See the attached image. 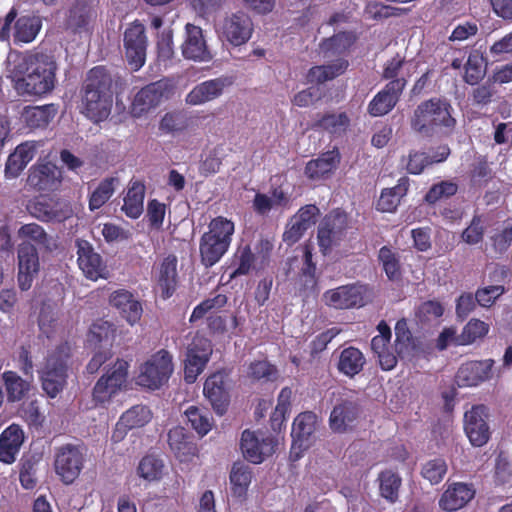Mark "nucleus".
I'll return each instance as SVG.
<instances>
[{"instance_id":"obj_51","label":"nucleus","mask_w":512,"mask_h":512,"mask_svg":"<svg viewBox=\"0 0 512 512\" xmlns=\"http://www.w3.org/2000/svg\"><path fill=\"white\" fill-rule=\"evenodd\" d=\"M252 469L243 462H235L230 472L232 492L239 497L245 495L252 481Z\"/></svg>"},{"instance_id":"obj_13","label":"nucleus","mask_w":512,"mask_h":512,"mask_svg":"<svg viewBox=\"0 0 512 512\" xmlns=\"http://www.w3.org/2000/svg\"><path fill=\"white\" fill-rule=\"evenodd\" d=\"M488 407L484 404L473 405L464 414V430L475 447L484 446L490 439L491 431L488 424Z\"/></svg>"},{"instance_id":"obj_33","label":"nucleus","mask_w":512,"mask_h":512,"mask_svg":"<svg viewBox=\"0 0 512 512\" xmlns=\"http://www.w3.org/2000/svg\"><path fill=\"white\" fill-rule=\"evenodd\" d=\"M38 144L35 141H25L17 145L15 150L8 156L5 165L7 178H16L34 158Z\"/></svg>"},{"instance_id":"obj_42","label":"nucleus","mask_w":512,"mask_h":512,"mask_svg":"<svg viewBox=\"0 0 512 512\" xmlns=\"http://www.w3.org/2000/svg\"><path fill=\"white\" fill-rule=\"evenodd\" d=\"M377 258L388 280L395 282L402 279L401 257L395 249L391 246H382Z\"/></svg>"},{"instance_id":"obj_19","label":"nucleus","mask_w":512,"mask_h":512,"mask_svg":"<svg viewBox=\"0 0 512 512\" xmlns=\"http://www.w3.org/2000/svg\"><path fill=\"white\" fill-rule=\"evenodd\" d=\"M494 364L493 359L465 362L459 367L455 382L461 388L478 386L492 378Z\"/></svg>"},{"instance_id":"obj_9","label":"nucleus","mask_w":512,"mask_h":512,"mask_svg":"<svg viewBox=\"0 0 512 512\" xmlns=\"http://www.w3.org/2000/svg\"><path fill=\"white\" fill-rule=\"evenodd\" d=\"M86 448L83 445L64 444L56 449L54 468L64 484H72L84 468Z\"/></svg>"},{"instance_id":"obj_18","label":"nucleus","mask_w":512,"mask_h":512,"mask_svg":"<svg viewBox=\"0 0 512 512\" xmlns=\"http://www.w3.org/2000/svg\"><path fill=\"white\" fill-rule=\"evenodd\" d=\"M406 83V79L389 81L369 102L367 108L369 115L380 117L391 112L399 102Z\"/></svg>"},{"instance_id":"obj_4","label":"nucleus","mask_w":512,"mask_h":512,"mask_svg":"<svg viewBox=\"0 0 512 512\" xmlns=\"http://www.w3.org/2000/svg\"><path fill=\"white\" fill-rule=\"evenodd\" d=\"M235 231L234 223L223 216H217L208 225L199 242L201 262L206 268L214 266L228 251Z\"/></svg>"},{"instance_id":"obj_45","label":"nucleus","mask_w":512,"mask_h":512,"mask_svg":"<svg viewBox=\"0 0 512 512\" xmlns=\"http://www.w3.org/2000/svg\"><path fill=\"white\" fill-rule=\"evenodd\" d=\"M95 16V11L88 3L77 1L69 10L66 25L74 32H80L87 28Z\"/></svg>"},{"instance_id":"obj_62","label":"nucleus","mask_w":512,"mask_h":512,"mask_svg":"<svg viewBox=\"0 0 512 512\" xmlns=\"http://www.w3.org/2000/svg\"><path fill=\"white\" fill-rule=\"evenodd\" d=\"M447 472L445 460L436 458L426 462L421 470L423 478L427 479L431 484L440 483Z\"/></svg>"},{"instance_id":"obj_37","label":"nucleus","mask_w":512,"mask_h":512,"mask_svg":"<svg viewBox=\"0 0 512 512\" xmlns=\"http://www.w3.org/2000/svg\"><path fill=\"white\" fill-rule=\"evenodd\" d=\"M145 185L139 180L130 181L127 193L123 199L122 211L131 219L141 216L144 209Z\"/></svg>"},{"instance_id":"obj_27","label":"nucleus","mask_w":512,"mask_h":512,"mask_svg":"<svg viewBox=\"0 0 512 512\" xmlns=\"http://www.w3.org/2000/svg\"><path fill=\"white\" fill-rule=\"evenodd\" d=\"M165 88L161 82H153L140 89L131 104L130 113L135 118H140L151 109L157 107L163 96Z\"/></svg>"},{"instance_id":"obj_23","label":"nucleus","mask_w":512,"mask_h":512,"mask_svg":"<svg viewBox=\"0 0 512 512\" xmlns=\"http://www.w3.org/2000/svg\"><path fill=\"white\" fill-rule=\"evenodd\" d=\"M360 413L357 401L343 399L332 409L329 417V426L335 433H345L352 430Z\"/></svg>"},{"instance_id":"obj_7","label":"nucleus","mask_w":512,"mask_h":512,"mask_svg":"<svg viewBox=\"0 0 512 512\" xmlns=\"http://www.w3.org/2000/svg\"><path fill=\"white\" fill-rule=\"evenodd\" d=\"M128 369L129 363L120 358L106 369L92 390V400L96 405L110 402L126 386Z\"/></svg>"},{"instance_id":"obj_49","label":"nucleus","mask_w":512,"mask_h":512,"mask_svg":"<svg viewBox=\"0 0 512 512\" xmlns=\"http://www.w3.org/2000/svg\"><path fill=\"white\" fill-rule=\"evenodd\" d=\"M378 481L381 497L390 503H395L399 498V490L402 485L400 475L397 472L386 469L379 473Z\"/></svg>"},{"instance_id":"obj_28","label":"nucleus","mask_w":512,"mask_h":512,"mask_svg":"<svg viewBox=\"0 0 512 512\" xmlns=\"http://www.w3.org/2000/svg\"><path fill=\"white\" fill-rule=\"evenodd\" d=\"M186 39L182 45V54L186 59L207 62L212 59L203 31L199 26L188 23L185 26Z\"/></svg>"},{"instance_id":"obj_11","label":"nucleus","mask_w":512,"mask_h":512,"mask_svg":"<svg viewBox=\"0 0 512 512\" xmlns=\"http://www.w3.org/2000/svg\"><path fill=\"white\" fill-rule=\"evenodd\" d=\"M369 291L368 285L351 283L327 290L323 294V300L327 306L339 310L363 307Z\"/></svg>"},{"instance_id":"obj_61","label":"nucleus","mask_w":512,"mask_h":512,"mask_svg":"<svg viewBox=\"0 0 512 512\" xmlns=\"http://www.w3.org/2000/svg\"><path fill=\"white\" fill-rule=\"evenodd\" d=\"M483 224L482 215L475 214L470 224L461 233V239L469 245H476L482 242L485 233Z\"/></svg>"},{"instance_id":"obj_8","label":"nucleus","mask_w":512,"mask_h":512,"mask_svg":"<svg viewBox=\"0 0 512 512\" xmlns=\"http://www.w3.org/2000/svg\"><path fill=\"white\" fill-rule=\"evenodd\" d=\"M348 227V215L340 209L332 210L322 218L317 229V240L323 254H327L334 246L340 244L346 236Z\"/></svg>"},{"instance_id":"obj_1","label":"nucleus","mask_w":512,"mask_h":512,"mask_svg":"<svg viewBox=\"0 0 512 512\" xmlns=\"http://www.w3.org/2000/svg\"><path fill=\"white\" fill-rule=\"evenodd\" d=\"M453 111L449 100L432 97L416 106L410 117V127L423 137H450L457 125Z\"/></svg>"},{"instance_id":"obj_34","label":"nucleus","mask_w":512,"mask_h":512,"mask_svg":"<svg viewBox=\"0 0 512 512\" xmlns=\"http://www.w3.org/2000/svg\"><path fill=\"white\" fill-rule=\"evenodd\" d=\"M24 442V432L18 424H11L0 434V461L12 464Z\"/></svg>"},{"instance_id":"obj_47","label":"nucleus","mask_w":512,"mask_h":512,"mask_svg":"<svg viewBox=\"0 0 512 512\" xmlns=\"http://www.w3.org/2000/svg\"><path fill=\"white\" fill-rule=\"evenodd\" d=\"M255 260V254L249 245L240 247L233 256L229 280L249 275L254 268Z\"/></svg>"},{"instance_id":"obj_38","label":"nucleus","mask_w":512,"mask_h":512,"mask_svg":"<svg viewBox=\"0 0 512 512\" xmlns=\"http://www.w3.org/2000/svg\"><path fill=\"white\" fill-rule=\"evenodd\" d=\"M17 236L21 242H29L47 252L53 251L55 247L52 237L37 223L22 225L17 231Z\"/></svg>"},{"instance_id":"obj_24","label":"nucleus","mask_w":512,"mask_h":512,"mask_svg":"<svg viewBox=\"0 0 512 512\" xmlns=\"http://www.w3.org/2000/svg\"><path fill=\"white\" fill-rule=\"evenodd\" d=\"M109 304L115 308L130 325L138 323L143 314L141 302L127 289H117L109 296Z\"/></svg>"},{"instance_id":"obj_40","label":"nucleus","mask_w":512,"mask_h":512,"mask_svg":"<svg viewBox=\"0 0 512 512\" xmlns=\"http://www.w3.org/2000/svg\"><path fill=\"white\" fill-rule=\"evenodd\" d=\"M410 181L406 176L401 177L397 185L392 188L383 189L377 201V210L382 212H394L401 199L407 194Z\"/></svg>"},{"instance_id":"obj_22","label":"nucleus","mask_w":512,"mask_h":512,"mask_svg":"<svg viewBox=\"0 0 512 512\" xmlns=\"http://www.w3.org/2000/svg\"><path fill=\"white\" fill-rule=\"evenodd\" d=\"M61 171L51 162L35 164L29 169L27 184L37 191H54L61 184Z\"/></svg>"},{"instance_id":"obj_5","label":"nucleus","mask_w":512,"mask_h":512,"mask_svg":"<svg viewBox=\"0 0 512 512\" xmlns=\"http://www.w3.org/2000/svg\"><path fill=\"white\" fill-rule=\"evenodd\" d=\"M70 358L71 347L68 342H62L48 353L39 371L42 388L50 398L56 397L66 385Z\"/></svg>"},{"instance_id":"obj_44","label":"nucleus","mask_w":512,"mask_h":512,"mask_svg":"<svg viewBox=\"0 0 512 512\" xmlns=\"http://www.w3.org/2000/svg\"><path fill=\"white\" fill-rule=\"evenodd\" d=\"M164 461L155 454L143 456L136 468V474L146 482H158L164 473Z\"/></svg>"},{"instance_id":"obj_29","label":"nucleus","mask_w":512,"mask_h":512,"mask_svg":"<svg viewBox=\"0 0 512 512\" xmlns=\"http://www.w3.org/2000/svg\"><path fill=\"white\" fill-rule=\"evenodd\" d=\"M203 393L217 414L223 415L227 411L230 403V395L226 388L225 377L222 373H214L206 379Z\"/></svg>"},{"instance_id":"obj_2","label":"nucleus","mask_w":512,"mask_h":512,"mask_svg":"<svg viewBox=\"0 0 512 512\" xmlns=\"http://www.w3.org/2000/svg\"><path fill=\"white\" fill-rule=\"evenodd\" d=\"M23 76L15 88L22 95L41 96L53 90L57 64L53 56L37 52L28 54L19 65Z\"/></svg>"},{"instance_id":"obj_48","label":"nucleus","mask_w":512,"mask_h":512,"mask_svg":"<svg viewBox=\"0 0 512 512\" xmlns=\"http://www.w3.org/2000/svg\"><path fill=\"white\" fill-rule=\"evenodd\" d=\"M2 379L7 393V400L9 402H18L22 400L30 390V382L24 380L15 371H5L2 374Z\"/></svg>"},{"instance_id":"obj_60","label":"nucleus","mask_w":512,"mask_h":512,"mask_svg":"<svg viewBox=\"0 0 512 512\" xmlns=\"http://www.w3.org/2000/svg\"><path fill=\"white\" fill-rule=\"evenodd\" d=\"M506 292L505 286L501 284H490L482 288H478L475 292V299L481 307L489 308L496 300Z\"/></svg>"},{"instance_id":"obj_36","label":"nucleus","mask_w":512,"mask_h":512,"mask_svg":"<svg viewBox=\"0 0 512 512\" xmlns=\"http://www.w3.org/2000/svg\"><path fill=\"white\" fill-rule=\"evenodd\" d=\"M365 364L366 358L362 351L349 346L340 352L337 369L341 374L353 378L363 370Z\"/></svg>"},{"instance_id":"obj_63","label":"nucleus","mask_w":512,"mask_h":512,"mask_svg":"<svg viewBox=\"0 0 512 512\" xmlns=\"http://www.w3.org/2000/svg\"><path fill=\"white\" fill-rule=\"evenodd\" d=\"M19 411L21 417L27 422L29 427L39 428L43 425L45 417L40 412V406L37 400L23 402Z\"/></svg>"},{"instance_id":"obj_20","label":"nucleus","mask_w":512,"mask_h":512,"mask_svg":"<svg viewBox=\"0 0 512 512\" xmlns=\"http://www.w3.org/2000/svg\"><path fill=\"white\" fill-rule=\"evenodd\" d=\"M177 266L178 258L175 254H168L154 266L156 285L164 300L172 297L177 290L179 283Z\"/></svg>"},{"instance_id":"obj_21","label":"nucleus","mask_w":512,"mask_h":512,"mask_svg":"<svg viewBox=\"0 0 512 512\" xmlns=\"http://www.w3.org/2000/svg\"><path fill=\"white\" fill-rule=\"evenodd\" d=\"M252 32V20L244 12H236L223 21L222 35L234 46L246 43L250 39Z\"/></svg>"},{"instance_id":"obj_41","label":"nucleus","mask_w":512,"mask_h":512,"mask_svg":"<svg viewBox=\"0 0 512 512\" xmlns=\"http://www.w3.org/2000/svg\"><path fill=\"white\" fill-rule=\"evenodd\" d=\"M56 113L57 109L53 104L26 106L21 112V119L30 129L45 128Z\"/></svg>"},{"instance_id":"obj_55","label":"nucleus","mask_w":512,"mask_h":512,"mask_svg":"<svg viewBox=\"0 0 512 512\" xmlns=\"http://www.w3.org/2000/svg\"><path fill=\"white\" fill-rule=\"evenodd\" d=\"M116 178L103 179L89 197V209L95 211L101 208L112 197L115 191Z\"/></svg>"},{"instance_id":"obj_53","label":"nucleus","mask_w":512,"mask_h":512,"mask_svg":"<svg viewBox=\"0 0 512 512\" xmlns=\"http://www.w3.org/2000/svg\"><path fill=\"white\" fill-rule=\"evenodd\" d=\"M489 332V325L477 318L470 319L458 335V345H470L479 339H483Z\"/></svg>"},{"instance_id":"obj_52","label":"nucleus","mask_w":512,"mask_h":512,"mask_svg":"<svg viewBox=\"0 0 512 512\" xmlns=\"http://www.w3.org/2000/svg\"><path fill=\"white\" fill-rule=\"evenodd\" d=\"M486 61L484 56L474 50L472 51L465 64L464 81L469 85H477L485 76Z\"/></svg>"},{"instance_id":"obj_56","label":"nucleus","mask_w":512,"mask_h":512,"mask_svg":"<svg viewBox=\"0 0 512 512\" xmlns=\"http://www.w3.org/2000/svg\"><path fill=\"white\" fill-rule=\"evenodd\" d=\"M247 374L255 381L273 382L278 377V369L267 360H255L250 363Z\"/></svg>"},{"instance_id":"obj_17","label":"nucleus","mask_w":512,"mask_h":512,"mask_svg":"<svg viewBox=\"0 0 512 512\" xmlns=\"http://www.w3.org/2000/svg\"><path fill=\"white\" fill-rule=\"evenodd\" d=\"M77 262L86 278L96 281L106 279L109 275L107 266L100 254L95 252L91 243L87 240L77 239Z\"/></svg>"},{"instance_id":"obj_64","label":"nucleus","mask_w":512,"mask_h":512,"mask_svg":"<svg viewBox=\"0 0 512 512\" xmlns=\"http://www.w3.org/2000/svg\"><path fill=\"white\" fill-rule=\"evenodd\" d=\"M367 13L371 15V18L387 19L391 17H399L408 11L407 8L394 7L383 3H370L366 7Z\"/></svg>"},{"instance_id":"obj_59","label":"nucleus","mask_w":512,"mask_h":512,"mask_svg":"<svg viewBox=\"0 0 512 512\" xmlns=\"http://www.w3.org/2000/svg\"><path fill=\"white\" fill-rule=\"evenodd\" d=\"M228 298L224 294H217L212 298H208L194 307L189 321L194 323L202 319L208 312L216 311L223 308L227 304Z\"/></svg>"},{"instance_id":"obj_12","label":"nucleus","mask_w":512,"mask_h":512,"mask_svg":"<svg viewBox=\"0 0 512 512\" xmlns=\"http://www.w3.org/2000/svg\"><path fill=\"white\" fill-rule=\"evenodd\" d=\"M212 354V344L209 339L196 335L187 349L184 365V379L187 383H194L203 372Z\"/></svg>"},{"instance_id":"obj_39","label":"nucleus","mask_w":512,"mask_h":512,"mask_svg":"<svg viewBox=\"0 0 512 512\" xmlns=\"http://www.w3.org/2000/svg\"><path fill=\"white\" fill-rule=\"evenodd\" d=\"M346 59H337L327 65L313 66L306 75V81L310 84H322L342 75L348 68Z\"/></svg>"},{"instance_id":"obj_16","label":"nucleus","mask_w":512,"mask_h":512,"mask_svg":"<svg viewBox=\"0 0 512 512\" xmlns=\"http://www.w3.org/2000/svg\"><path fill=\"white\" fill-rule=\"evenodd\" d=\"M274 446L273 438L264 436L262 432H254L248 429L242 432L240 449L244 458L253 464L262 463L266 457L274 452Z\"/></svg>"},{"instance_id":"obj_35","label":"nucleus","mask_w":512,"mask_h":512,"mask_svg":"<svg viewBox=\"0 0 512 512\" xmlns=\"http://www.w3.org/2000/svg\"><path fill=\"white\" fill-rule=\"evenodd\" d=\"M27 207L30 214L42 222H60L66 219L65 213L60 208L62 205L51 198H36Z\"/></svg>"},{"instance_id":"obj_46","label":"nucleus","mask_w":512,"mask_h":512,"mask_svg":"<svg viewBox=\"0 0 512 512\" xmlns=\"http://www.w3.org/2000/svg\"><path fill=\"white\" fill-rule=\"evenodd\" d=\"M350 119L345 112L326 113L312 124V129L323 130L332 135L341 136L349 127Z\"/></svg>"},{"instance_id":"obj_58","label":"nucleus","mask_w":512,"mask_h":512,"mask_svg":"<svg viewBox=\"0 0 512 512\" xmlns=\"http://www.w3.org/2000/svg\"><path fill=\"white\" fill-rule=\"evenodd\" d=\"M444 313V307L437 300L422 302L415 311V319L422 325L438 320Z\"/></svg>"},{"instance_id":"obj_30","label":"nucleus","mask_w":512,"mask_h":512,"mask_svg":"<svg viewBox=\"0 0 512 512\" xmlns=\"http://www.w3.org/2000/svg\"><path fill=\"white\" fill-rule=\"evenodd\" d=\"M340 160L341 155L337 148L321 153L306 163L304 175L311 181L325 179L336 170Z\"/></svg>"},{"instance_id":"obj_25","label":"nucleus","mask_w":512,"mask_h":512,"mask_svg":"<svg viewBox=\"0 0 512 512\" xmlns=\"http://www.w3.org/2000/svg\"><path fill=\"white\" fill-rule=\"evenodd\" d=\"M476 490L473 484L454 482L449 484L439 499V507L447 512L464 508L474 497Z\"/></svg>"},{"instance_id":"obj_10","label":"nucleus","mask_w":512,"mask_h":512,"mask_svg":"<svg viewBox=\"0 0 512 512\" xmlns=\"http://www.w3.org/2000/svg\"><path fill=\"white\" fill-rule=\"evenodd\" d=\"M17 10L12 7L4 18L0 29V41H8L11 33V25L14 24L15 43H30L38 35L42 22L39 17L24 15L16 19Z\"/></svg>"},{"instance_id":"obj_26","label":"nucleus","mask_w":512,"mask_h":512,"mask_svg":"<svg viewBox=\"0 0 512 512\" xmlns=\"http://www.w3.org/2000/svg\"><path fill=\"white\" fill-rule=\"evenodd\" d=\"M317 424L318 417L312 411L302 412L294 419L291 431L292 452L296 449L303 451L309 448Z\"/></svg>"},{"instance_id":"obj_3","label":"nucleus","mask_w":512,"mask_h":512,"mask_svg":"<svg viewBox=\"0 0 512 512\" xmlns=\"http://www.w3.org/2000/svg\"><path fill=\"white\" fill-rule=\"evenodd\" d=\"M112 76L104 66L89 70L82 89V113L93 122L105 120L112 107Z\"/></svg>"},{"instance_id":"obj_14","label":"nucleus","mask_w":512,"mask_h":512,"mask_svg":"<svg viewBox=\"0 0 512 512\" xmlns=\"http://www.w3.org/2000/svg\"><path fill=\"white\" fill-rule=\"evenodd\" d=\"M123 41L127 62L133 71H138L146 60L147 37L144 25L133 22L125 30Z\"/></svg>"},{"instance_id":"obj_50","label":"nucleus","mask_w":512,"mask_h":512,"mask_svg":"<svg viewBox=\"0 0 512 512\" xmlns=\"http://www.w3.org/2000/svg\"><path fill=\"white\" fill-rule=\"evenodd\" d=\"M184 414L199 436L203 437L211 431L213 418L207 409L192 405L185 410Z\"/></svg>"},{"instance_id":"obj_54","label":"nucleus","mask_w":512,"mask_h":512,"mask_svg":"<svg viewBox=\"0 0 512 512\" xmlns=\"http://www.w3.org/2000/svg\"><path fill=\"white\" fill-rule=\"evenodd\" d=\"M151 417V411L147 406L135 405L121 415L120 426H124L125 429L143 427Z\"/></svg>"},{"instance_id":"obj_57","label":"nucleus","mask_w":512,"mask_h":512,"mask_svg":"<svg viewBox=\"0 0 512 512\" xmlns=\"http://www.w3.org/2000/svg\"><path fill=\"white\" fill-rule=\"evenodd\" d=\"M458 184L452 180H443L433 184L424 196L425 202L434 205L440 200L454 196L458 191Z\"/></svg>"},{"instance_id":"obj_31","label":"nucleus","mask_w":512,"mask_h":512,"mask_svg":"<svg viewBox=\"0 0 512 512\" xmlns=\"http://www.w3.org/2000/svg\"><path fill=\"white\" fill-rule=\"evenodd\" d=\"M228 77H218L197 84L186 96V103L201 105L210 102L223 94L224 89L231 85Z\"/></svg>"},{"instance_id":"obj_43","label":"nucleus","mask_w":512,"mask_h":512,"mask_svg":"<svg viewBox=\"0 0 512 512\" xmlns=\"http://www.w3.org/2000/svg\"><path fill=\"white\" fill-rule=\"evenodd\" d=\"M299 290L307 291L317 285L316 263L313 261L312 247L305 245L303 250L302 266L296 277Z\"/></svg>"},{"instance_id":"obj_6","label":"nucleus","mask_w":512,"mask_h":512,"mask_svg":"<svg viewBox=\"0 0 512 512\" xmlns=\"http://www.w3.org/2000/svg\"><path fill=\"white\" fill-rule=\"evenodd\" d=\"M173 357L166 349H160L141 366L136 383L150 390H157L168 382L173 373Z\"/></svg>"},{"instance_id":"obj_15","label":"nucleus","mask_w":512,"mask_h":512,"mask_svg":"<svg viewBox=\"0 0 512 512\" xmlns=\"http://www.w3.org/2000/svg\"><path fill=\"white\" fill-rule=\"evenodd\" d=\"M17 281L22 291L31 288L40 271V260L37 247L29 242H20L17 246Z\"/></svg>"},{"instance_id":"obj_32","label":"nucleus","mask_w":512,"mask_h":512,"mask_svg":"<svg viewBox=\"0 0 512 512\" xmlns=\"http://www.w3.org/2000/svg\"><path fill=\"white\" fill-rule=\"evenodd\" d=\"M168 445L180 462L191 461L198 451L196 443L181 426H175L169 430Z\"/></svg>"}]
</instances>
